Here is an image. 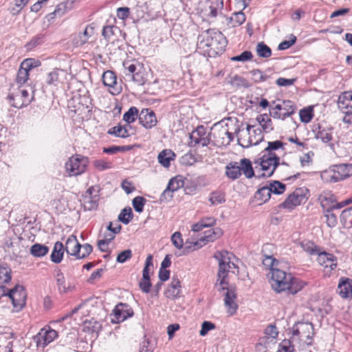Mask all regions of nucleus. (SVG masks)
I'll list each match as a JSON object with an SVG mask.
<instances>
[{
    "label": "nucleus",
    "mask_w": 352,
    "mask_h": 352,
    "mask_svg": "<svg viewBox=\"0 0 352 352\" xmlns=\"http://www.w3.org/2000/svg\"><path fill=\"white\" fill-rule=\"evenodd\" d=\"M64 251L65 249L63 243L60 241L56 242L50 255L51 261L54 263H60L63 260Z\"/></svg>",
    "instance_id": "obj_25"
},
{
    "label": "nucleus",
    "mask_w": 352,
    "mask_h": 352,
    "mask_svg": "<svg viewBox=\"0 0 352 352\" xmlns=\"http://www.w3.org/2000/svg\"><path fill=\"white\" fill-rule=\"evenodd\" d=\"M301 247L304 251L307 252L310 255H316L320 252L318 247L309 241H302L301 243Z\"/></svg>",
    "instance_id": "obj_48"
},
{
    "label": "nucleus",
    "mask_w": 352,
    "mask_h": 352,
    "mask_svg": "<svg viewBox=\"0 0 352 352\" xmlns=\"http://www.w3.org/2000/svg\"><path fill=\"white\" fill-rule=\"evenodd\" d=\"M322 180L325 183H336L337 179L335 176V173L333 171L332 167L322 171L320 175Z\"/></svg>",
    "instance_id": "obj_46"
},
{
    "label": "nucleus",
    "mask_w": 352,
    "mask_h": 352,
    "mask_svg": "<svg viewBox=\"0 0 352 352\" xmlns=\"http://www.w3.org/2000/svg\"><path fill=\"white\" fill-rule=\"evenodd\" d=\"M303 191V189L301 188H296L292 193L289 195L287 198L280 205V208L292 210L301 204L302 201L305 200Z\"/></svg>",
    "instance_id": "obj_10"
},
{
    "label": "nucleus",
    "mask_w": 352,
    "mask_h": 352,
    "mask_svg": "<svg viewBox=\"0 0 352 352\" xmlns=\"http://www.w3.org/2000/svg\"><path fill=\"white\" fill-rule=\"evenodd\" d=\"M58 336L56 331L52 329L50 327H45L38 333L37 343L39 345L46 346L52 342Z\"/></svg>",
    "instance_id": "obj_16"
},
{
    "label": "nucleus",
    "mask_w": 352,
    "mask_h": 352,
    "mask_svg": "<svg viewBox=\"0 0 352 352\" xmlns=\"http://www.w3.org/2000/svg\"><path fill=\"white\" fill-rule=\"evenodd\" d=\"M49 252V248L45 245L41 243H35L31 246L30 253L34 257H43L45 256Z\"/></svg>",
    "instance_id": "obj_31"
},
{
    "label": "nucleus",
    "mask_w": 352,
    "mask_h": 352,
    "mask_svg": "<svg viewBox=\"0 0 352 352\" xmlns=\"http://www.w3.org/2000/svg\"><path fill=\"white\" fill-rule=\"evenodd\" d=\"M146 202V199L142 196L135 197L132 201V205L134 210L141 213L144 210V206Z\"/></svg>",
    "instance_id": "obj_54"
},
{
    "label": "nucleus",
    "mask_w": 352,
    "mask_h": 352,
    "mask_svg": "<svg viewBox=\"0 0 352 352\" xmlns=\"http://www.w3.org/2000/svg\"><path fill=\"white\" fill-rule=\"evenodd\" d=\"M231 256L232 254L229 252L223 250L217 252L214 255V258L219 262L218 278L216 287L219 292L226 290L224 302L228 309V312L232 315L236 312L238 305L235 302L236 298L235 289L228 287V283L226 280L228 274L232 268V266H233V267H236L235 265L231 262Z\"/></svg>",
    "instance_id": "obj_1"
},
{
    "label": "nucleus",
    "mask_w": 352,
    "mask_h": 352,
    "mask_svg": "<svg viewBox=\"0 0 352 352\" xmlns=\"http://www.w3.org/2000/svg\"><path fill=\"white\" fill-rule=\"evenodd\" d=\"M269 187L271 190V193L276 195L283 194L286 188L285 185L279 181H273L270 184Z\"/></svg>",
    "instance_id": "obj_50"
},
{
    "label": "nucleus",
    "mask_w": 352,
    "mask_h": 352,
    "mask_svg": "<svg viewBox=\"0 0 352 352\" xmlns=\"http://www.w3.org/2000/svg\"><path fill=\"white\" fill-rule=\"evenodd\" d=\"M293 342L302 341L307 345L312 344L314 328L311 322H298L292 328Z\"/></svg>",
    "instance_id": "obj_4"
},
{
    "label": "nucleus",
    "mask_w": 352,
    "mask_h": 352,
    "mask_svg": "<svg viewBox=\"0 0 352 352\" xmlns=\"http://www.w3.org/2000/svg\"><path fill=\"white\" fill-rule=\"evenodd\" d=\"M83 208L85 210H96L98 208V201L94 197H92L91 196L86 197L84 199L83 204H82Z\"/></svg>",
    "instance_id": "obj_51"
},
{
    "label": "nucleus",
    "mask_w": 352,
    "mask_h": 352,
    "mask_svg": "<svg viewBox=\"0 0 352 352\" xmlns=\"http://www.w3.org/2000/svg\"><path fill=\"white\" fill-rule=\"evenodd\" d=\"M337 292L342 298H351L352 279L341 278L339 280Z\"/></svg>",
    "instance_id": "obj_19"
},
{
    "label": "nucleus",
    "mask_w": 352,
    "mask_h": 352,
    "mask_svg": "<svg viewBox=\"0 0 352 352\" xmlns=\"http://www.w3.org/2000/svg\"><path fill=\"white\" fill-rule=\"evenodd\" d=\"M282 148L284 150V143L280 140L268 142L267 146L265 148V151H275Z\"/></svg>",
    "instance_id": "obj_61"
},
{
    "label": "nucleus",
    "mask_w": 352,
    "mask_h": 352,
    "mask_svg": "<svg viewBox=\"0 0 352 352\" xmlns=\"http://www.w3.org/2000/svg\"><path fill=\"white\" fill-rule=\"evenodd\" d=\"M226 175L230 179H236L241 175L239 162H231L226 167Z\"/></svg>",
    "instance_id": "obj_26"
},
{
    "label": "nucleus",
    "mask_w": 352,
    "mask_h": 352,
    "mask_svg": "<svg viewBox=\"0 0 352 352\" xmlns=\"http://www.w3.org/2000/svg\"><path fill=\"white\" fill-rule=\"evenodd\" d=\"M91 34L88 31V27H87L83 32L79 33L77 36H76L74 38V43L76 46H82L85 44Z\"/></svg>",
    "instance_id": "obj_44"
},
{
    "label": "nucleus",
    "mask_w": 352,
    "mask_h": 352,
    "mask_svg": "<svg viewBox=\"0 0 352 352\" xmlns=\"http://www.w3.org/2000/svg\"><path fill=\"white\" fill-rule=\"evenodd\" d=\"M253 126L248 124L246 131L241 133L237 139L238 144L243 148H249L252 145H257L263 139L262 131L260 128L252 130V132L258 135V138H253L251 129Z\"/></svg>",
    "instance_id": "obj_6"
},
{
    "label": "nucleus",
    "mask_w": 352,
    "mask_h": 352,
    "mask_svg": "<svg viewBox=\"0 0 352 352\" xmlns=\"http://www.w3.org/2000/svg\"><path fill=\"white\" fill-rule=\"evenodd\" d=\"M95 168L99 171H104L112 168L113 164L110 161L105 160H96L94 162Z\"/></svg>",
    "instance_id": "obj_57"
},
{
    "label": "nucleus",
    "mask_w": 352,
    "mask_h": 352,
    "mask_svg": "<svg viewBox=\"0 0 352 352\" xmlns=\"http://www.w3.org/2000/svg\"><path fill=\"white\" fill-rule=\"evenodd\" d=\"M230 84L236 87L248 88L250 86L248 81L245 78L238 75H235L231 78Z\"/></svg>",
    "instance_id": "obj_52"
},
{
    "label": "nucleus",
    "mask_w": 352,
    "mask_h": 352,
    "mask_svg": "<svg viewBox=\"0 0 352 352\" xmlns=\"http://www.w3.org/2000/svg\"><path fill=\"white\" fill-rule=\"evenodd\" d=\"M300 118L302 122L308 123L314 117L313 109L311 107L305 108L299 112Z\"/></svg>",
    "instance_id": "obj_53"
},
{
    "label": "nucleus",
    "mask_w": 352,
    "mask_h": 352,
    "mask_svg": "<svg viewBox=\"0 0 352 352\" xmlns=\"http://www.w3.org/2000/svg\"><path fill=\"white\" fill-rule=\"evenodd\" d=\"M103 84L115 90L118 94L120 93L121 88H117V76L115 72L111 70L104 72L102 74Z\"/></svg>",
    "instance_id": "obj_22"
},
{
    "label": "nucleus",
    "mask_w": 352,
    "mask_h": 352,
    "mask_svg": "<svg viewBox=\"0 0 352 352\" xmlns=\"http://www.w3.org/2000/svg\"><path fill=\"white\" fill-rule=\"evenodd\" d=\"M130 127L131 126H128L127 124H126L125 126L118 124L109 129L108 134L113 135L116 137L121 138H126L130 136L128 130V128Z\"/></svg>",
    "instance_id": "obj_30"
},
{
    "label": "nucleus",
    "mask_w": 352,
    "mask_h": 352,
    "mask_svg": "<svg viewBox=\"0 0 352 352\" xmlns=\"http://www.w3.org/2000/svg\"><path fill=\"white\" fill-rule=\"evenodd\" d=\"M131 256L132 251L129 249L125 250L118 254L116 261L120 263H124Z\"/></svg>",
    "instance_id": "obj_64"
},
{
    "label": "nucleus",
    "mask_w": 352,
    "mask_h": 352,
    "mask_svg": "<svg viewBox=\"0 0 352 352\" xmlns=\"http://www.w3.org/2000/svg\"><path fill=\"white\" fill-rule=\"evenodd\" d=\"M239 166L241 173H243L247 178L250 179L254 176V171L252 168V164L249 159H241L239 162Z\"/></svg>",
    "instance_id": "obj_28"
},
{
    "label": "nucleus",
    "mask_w": 352,
    "mask_h": 352,
    "mask_svg": "<svg viewBox=\"0 0 352 352\" xmlns=\"http://www.w3.org/2000/svg\"><path fill=\"white\" fill-rule=\"evenodd\" d=\"M253 56L250 51H244L241 54L232 56L230 59L232 61L245 62L250 60Z\"/></svg>",
    "instance_id": "obj_60"
},
{
    "label": "nucleus",
    "mask_w": 352,
    "mask_h": 352,
    "mask_svg": "<svg viewBox=\"0 0 352 352\" xmlns=\"http://www.w3.org/2000/svg\"><path fill=\"white\" fill-rule=\"evenodd\" d=\"M256 120L258 122L264 132L270 133L273 130L272 120L267 114L258 116Z\"/></svg>",
    "instance_id": "obj_34"
},
{
    "label": "nucleus",
    "mask_w": 352,
    "mask_h": 352,
    "mask_svg": "<svg viewBox=\"0 0 352 352\" xmlns=\"http://www.w3.org/2000/svg\"><path fill=\"white\" fill-rule=\"evenodd\" d=\"M293 342L290 340L285 339L279 344V348L277 352H294V346L292 344Z\"/></svg>",
    "instance_id": "obj_58"
},
{
    "label": "nucleus",
    "mask_w": 352,
    "mask_h": 352,
    "mask_svg": "<svg viewBox=\"0 0 352 352\" xmlns=\"http://www.w3.org/2000/svg\"><path fill=\"white\" fill-rule=\"evenodd\" d=\"M227 46L224 35L215 29H208L202 32L197 37V47L209 54H221Z\"/></svg>",
    "instance_id": "obj_3"
},
{
    "label": "nucleus",
    "mask_w": 352,
    "mask_h": 352,
    "mask_svg": "<svg viewBox=\"0 0 352 352\" xmlns=\"http://www.w3.org/2000/svg\"><path fill=\"white\" fill-rule=\"evenodd\" d=\"M45 35L43 34H37L32 38L30 42L27 43L25 47L28 50H32L36 47L41 45L44 42Z\"/></svg>",
    "instance_id": "obj_45"
},
{
    "label": "nucleus",
    "mask_w": 352,
    "mask_h": 352,
    "mask_svg": "<svg viewBox=\"0 0 352 352\" xmlns=\"http://www.w3.org/2000/svg\"><path fill=\"white\" fill-rule=\"evenodd\" d=\"M63 71L59 69H54L52 71L47 74L45 82L49 86H57L60 82V74Z\"/></svg>",
    "instance_id": "obj_27"
},
{
    "label": "nucleus",
    "mask_w": 352,
    "mask_h": 352,
    "mask_svg": "<svg viewBox=\"0 0 352 352\" xmlns=\"http://www.w3.org/2000/svg\"><path fill=\"white\" fill-rule=\"evenodd\" d=\"M333 171L335 173L337 182L343 180L352 176L351 164H340L331 166Z\"/></svg>",
    "instance_id": "obj_18"
},
{
    "label": "nucleus",
    "mask_w": 352,
    "mask_h": 352,
    "mask_svg": "<svg viewBox=\"0 0 352 352\" xmlns=\"http://www.w3.org/2000/svg\"><path fill=\"white\" fill-rule=\"evenodd\" d=\"M133 14L139 21L145 17L148 13V6L146 1H138L137 4L132 8Z\"/></svg>",
    "instance_id": "obj_24"
},
{
    "label": "nucleus",
    "mask_w": 352,
    "mask_h": 352,
    "mask_svg": "<svg viewBox=\"0 0 352 352\" xmlns=\"http://www.w3.org/2000/svg\"><path fill=\"white\" fill-rule=\"evenodd\" d=\"M8 296L12 300L13 307L16 310H21L25 305L26 293L23 286L16 285L14 288L6 290L5 296Z\"/></svg>",
    "instance_id": "obj_7"
},
{
    "label": "nucleus",
    "mask_w": 352,
    "mask_h": 352,
    "mask_svg": "<svg viewBox=\"0 0 352 352\" xmlns=\"http://www.w3.org/2000/svg\"><path fill=\"white\" fill-rule=\"evenodd\" d=\"M181 284L177 277L173 276L164 294L168 298L174 300L181 296Z\"/></svg>",
    "instance_id": "obj_20"
},
{
    "label": "nucleus",
    "mask_w": 352,
    "mask_h": 352,
    "mask_svg": "<svg viewBox=\"0 0 352 352\" xmlns=\"http://www.w3.org/2000/svg\"><path fill=\"white\" fill-rule=\"evenodd\" d=\"M263 264L270 270V274H272L274 269H278L280 266V262L274 258L272 256H265L263 259Z\"/></svg>",
    "instance_id": "obj_42"
},
{
    "label": "nucleus",
    "mask_w": 352,
    "mask_h": 352,
    "mask_svg": "<svg viewBox=\"0 0 352 352\" xmlns=\"http://www.w3.org/2000/svg\"><path fill=\"white\" fill-rule=\"evenodd\" d=\"M116 31L120 32L118 28L107 25L103 28L102 35L106 40L109 41L111 39V36L116 34Z\"/></svg>",
    "instance_id": "obj_59"
},
{
    "label": "nucleus",
    "mask_w": 352,
    "mask_h": 352,
    "mask_svg": "<svg viewBox=\"0 0 352 352\" xmlns=\"http://www.w3.org/2000/svg\"><path fill=\"white\" fill-rule=\"evenodd\" d=\"M64 249L68 254L74 256L77 258L81 249V244L76 236L72 234L67 238Z\"/></svg>",
    "instance_id": "obj_21"
},
{
    "label": "nucleus",
    "mask_w": 352,
    "mask_h": 352,
    "mask_svg": "<svg viewBox=\"0 0 352 352\" xmlns=\"http://www.w3.org/2000/svg\"><path fill=\"white\" fill-rule=\"evenodd\" d=\"M175 154L170 149H164L161 151L157 157L159 163L165 168L170 166V162L175 160Z\"/></svg>",
    "instance_id": "obj_23"
},
{
    "label": "nucleus",
    "mask_w": 352,
    "mask_h": 352,
    "mask_svg": "<svg viewBox=\"0 0 352 352\" xmlns=\"http://www.w3.org/2000/svg\"><path fill=\"white\" fill-rule=\"evenodd\" d=\"M296 110L297 107L293 101L289 100H283V113L285 119L294 114Z\"/></svg>",
    "instance_id": "obj_35"
},
{
    "label": "nucleus",
    "mask_w": 352,
    "mask_h": 352,
    "mask_svg": "<svg viewBox=\"0 0 352 352\" xmlns=\"http://www.w3.org/2000/svg\"><path fill=\"white\" fill-rule=\"evenodd\" d=\"M340 218L344 228L348 229L352 228V207L344 210Z\"/></svg>",
    "instance_id": "obj_33"
},
{
    "label": "nucleus",
    "mask_w": 352,
    "mask_h": 352,
    "mask_svg": "<svg viewBox=\"0 0 352 352\" xmlns=\"http://www.w3.org/2000/svg\"><path fill=\"white\" fill-rule=\"evenodd\" d=\"M296 41V37L294 34H291L289 39L282 41L278 47L279 50H285L289 48Z\"/></svg>",
    "instance_id": "obj_62"
},
{
    "label": "nucleus",
    "mask_w": 352,
    "mask_h": 352,
    "mask_svg": "<svg viewBox=\"0 0 352 352\" xmlns=\"http://www.w3.org/2000/svg\"><path fill=\"white\" fill-rule=\"evenodd\" d=\"M8 100H9L10 104L15 108L21 109L23 107H26L18 89L16 91L10 93L8 96Z\"/></svg>",
    "instance_id": "obj_29"
},
{
    "label": "nucleus",
    "mask_w": 352,
    "mask_h": 352,
    "mask_svg": "<svg viewBox=\"0 0 352 352\" xmlns=\"http://www.w3.org/2000/svg\"><path fill=\"white\" fill-rule=\"evenodd\" d=\"M131 78L138 85H144L147 78L144 67H142V70H138V72L133 74Z\"/></svg>",
    "instance_id": "obj_55"
},
{
    "label": "nucleus",
    "mask_w": 352,
    "mask_h": 352,
    "mask_svg": "<svg viewBox=\"0 0 352 352\" xmlns=\"http://www.w3.org/2000/svg\"><path fill=\"white\" fill-rule=\"evenodd\" d=\"M271 285L276 293L285 292L287 294L295 295L305 285V283L291 273L280 269H274L271 274Z\"/></svg>",
    "instance_id": "obj_2"
},
{
    "label": "nucleus",
    "mask_w": 352,
    "mask_h": 352,
    "mask_svg": "<svg viewBox=\"0 0 352 352\" xmlns=\"http://www.w3.org/2000/svg\"><path fill=\"white\" fill-rule=\"evenodd\" d=\"M133 214L130 207L122 209L118 215V221L127 225L132 220Z\"/></svg>",
    "instance_id": "obj_40"
},
{
    "label": "nucleus",
    "mask_w": 352,
    "mask_h": 352,
    "mask_svg": "<svg viewBox=\"0 0 352 352\" xmlns=\"http://www.w3.org/2000/svg\"><path fill=\"white\" fill-rule=\"evenodd\" d=\"M215 329V324L210 321H204L201 324V329L199 331V334L201 336L207 335L208 331Z\"/></svg>",
    "instance_id": "obj_63"
},
{
    "label": "nucleus",
    "mask_w": 352,
    "mask_h": 352,
    "mask_svg": "<svg viewBox=\"0 0 352 352\" xmlns=\"http://www.w3.org/2000/svg\"><path fill=\"white\" fill-rule=\"evenodd\" d=\"M138 118L140 123L146 129H151L157 124L155 113L150 109H143Z\"/></svg>",
    "instance_id": "obj_14"
},
{
    "label": "nucleus",
    "mask_w": 352,
    "mask_h": 352,
    "mask_svg": "<svg viewBox=\"0 0 352 352\" xmlns=\"http://www.w3.org/2000/svg\"><path fill=\"white\" fill-rule=\"evenodd\" d=\"M223 234V231L220 228L209 229L204 232V236L201 237L195 243L197 248H201L209 242H212L219 239Z\"/></svg>",
    "instance_id": "obj_13"
},
{
    "label": "nucleus",
    "mask_w": 352,
    "mask_h": 352,
    "mask_svg": "<svg viewBox=\"0 0 352 352\" xmlns=\"http://www.w3.org/2000/svg\"><path fill=\"white\" fill-rule=\"evenodd\" d=\"M256 50L257 54L262 58H269L272 55V50L263 42H260L256 45Z\"/></svg>",
    "instance_id": "obj_43"
},
{
    "label": "nucleus",
    "mask_w": 352,
    "mask_h": 352,
    "mask_svg": "<svg viewBox=\"0 0 352 352\" xmlns=\"http://www.w3.org/2000/svg\"><path fill=\"white\" fill-rule=\"evenodd\" d=\"M139 111L135 107H131L123 115V120L126 122L128 126L129 124L133 122L139 116Z\"/></svg>",
    "instance_id": "obj_36"
},
{
    "label": "nucleus",
    "mask_w": 352,
    "mask_h": 352,
    "mask_svg": "<svg viewBox=\"0 0 352 352\" xmlns=\"http://www.w3.org/2000/svg\"><path fill=\"white\" fill-rule=\"evenodd\" d=\"M29 79V70L23 67L21 65L18 70L16 77V82L19 86H21L27 82Z\"/></svg>",
    "instance_id": "obj_38"
},
{
    "label": "nucleus",
    "mask_w": 352,
    "mask_h": 352,
    "mask_svg": "<svg viewBox=\"0 0 352 352\" xmlns=\"http://www.w3.org/2000/svg\"><path fill=\"white\" fill-rule=\"evenodd\" d=\"M245 15L243 12H238L233 14L230 17V22L232 26H239L243 24L245 21Z\"/></svg>",
    "instance_id": "obj_56"
},
{
    "label": "nucleus",
    "mask_w": 352,
    "mask_h": 352,
    "mask_svg": "<svg viewBox=\"0 0 352 352\" xmlns=\"http://www.w3.org/2000/svg\"><path fill=\"white\" fill-rule=\"evenodd\" d=\"M313 133L314 138L321 140L323 143H329L333 140L332 127H323L318 124L313 129Z\"/></svg>",
    "instance_id": "obj_17"
},
{
    "label": "nucleus",
    "mask_w": 352,
    "mask_h": 352,
    "mask_svg": "<svg viewBox=\"0 0 352 352\" xmlns=\"http://www.w3.org/2000/svg\"><path fill=\"white\" fill-rule=\"evenodd\" d=\"M338 107L344 114H352V91H345L339 96Z\"/></svg>",
    "instance_id": "obj_15"
},
{
    "label": "nucleus",
    "mask_w": 352,
    "mask_h": 352,
    "mask_svg": "<svg viewBox=\"0 0 352 352\" xmlns=\"http://www.w3.org/2000/svg\"><path fill=\"white\" fill-rule=\"evenodd\" d=\"M12 270L6 263L0 264V298L6 294L7 288L5 284L10 282L12 279Z\"/></svg>",
    "instance_id": "obj_12"
},
{
    "label": "nucleus",
    "mask_w": 352,
    "mask_h": 352,
    "mask_svg": "<svg viewBox=\"0 0 352 352\" xmlns=\"http://www.w3.org/2000/svg\"><path fill=\"white\" fill-rule=\"evenodd\" d=\"M133 314V310L129 305L120 302L113 310V313L111 315V322L113 323H120L132 317Z\"/></svg>",
    "instance_id": "obj_8"
},
{
    "label": "nucleus",
    "mask_w": 352,
    "mask_h": 352,
    "mask_svg": "<svg viewBox=\"0 0 352 352\" xmlns=\"http://www.w3.org/2000/svg\"><path fill=\"white\" fill-rule=\"evenodd\" d=\"M206 135V128L204 126H199L195 131H193L190 134V142L189 145L191 146L196 142L199 140V139L201 138L203 136Z\"/></svg>",
    "instance_id": "obj_37"
},
{
    "label": "nucleus",
    "mask_w": 352,
    "mask_h": 352,
    "mask_svg": "<svg viewBox=\"0 0 352 352\" xmlns=\"http://www.w3.org/2000/svg\"><path fill=\"white\" fill-rule=\"evenodd\" d=\"M223 6V0H215L209 7L210 12L208 16L213 18L216 17L218 15L219 10H221Z\"/></svg>",
    "instance_id": "obj_49"
},
{
    "label": "nucleus",
    "mask_w": 352,
    "mask_h": 352,
    "mask_svg": "<svg viewBox=\"0 0 352 352\" xmlns=\"http://www.w3.org/2000/svg\"><path fill=\"white\" fill-rule=\"evenodd\" d=\"M317 261L325 269V273H331L337 267V258L333 254L323 252L318 253Z\"/></svg>",
    "instance_id": "obj_11"
},
{
    "label": "nucleus",
    "mask_w": 352,
    "mask_h": 352,
    "mask_svg": "<svg viewBox=\"0 0 352 352\" xmlns=\"http://www.w3.org/2000/svg\"><path fill=\"white\" fill-rule=\"evenodd\" d=\"M271 194L272 193L270 187L264 186L256 191L255 194V198L263 203H265L270 199Z\"/></svg>",
    "instance_id": "obj_39"
},
{
    "label": "nucleus",
    "mask_w": 352,
    "mask_h": 352,
    "mask_svg": "<svg viewBox=\"0 0 352 352\" xmlns=\"http://www.w3.org/2000/svg\"><path fill=\"white\" fill-rule=\"evenodd\" d=\"M123 66L125 70V75L130 78L137 73L138 70H142L143 67V66L138 63H131L130 61H124Z\"/></svg>",
    "instance_id": "obj_32"
},
{
    "label": "nucleus",
    "mask_w": 352,
    "mask_h": 352,
    "mask_svg": "<svg viewBox=\"0 0 352 352\" xmlns=\"http://www.w3.org/2000/svg\"><path fill=\"white\" fill-rule=\"evenodd\" d=\"M88 164V157L76 154L69 158L65 167L69 177L78 176L86 171Z\"/></svg>",
    "instance_id": "obj_5"
},
{
    "label": "nucleus",
    "mask_w": 352,
    "mask_h": 352,
    "mask_svg": "<svg viewBox=\"0 0 352 352\" xmlns=\"http://www.w3.org/2000/svg\"><path fill=\"white\" fill-rule=\"evenodd\" d=\"M72 5V1H67L57 5L54 12L51 14H54L55 16H61L65 14L69 10L71 9Z\"/></svg>",
    "instance_id": "obj_41"
},
{
    "label": "nucleus",
    "mask_w": 352,
    "mask_h": 352,
    "mask_svg": "<svg viewBox=\"0 0 352 352\" xmlns=\"http://www.w3.org/2000/svg\"><path fill=\"white\" fill-rule=\"evenodd\" d=\"M209 201L214 206L223 204L226 201L225 194L220 191H214L210 194Z\"/></svg>",
    "instance_id": "obj_47"
},
{
    "label": "nucleus",
    "mask_w": 352,
    "mask_h": 352,
    "mask_svg": "<svg viewBox=\"0 0 352 352\" xmlns=\"http://www.w3.org/2000/svg\"><path fill=\"white\" fill-rule=\"evenodd\" d=\"M255 164V168H257V166L261 167V170L263 171V173L261 175H258V178L261 177H270L274 173L276 168L280 165V162H276V161H270L268 158L261 156L258 159L255 160L254 162Z\"/></svg>",
    "instance_id": "obj_9"
}]
</instances>
